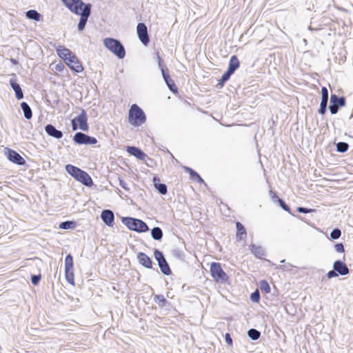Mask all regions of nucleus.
<instances>
[{"label":"nucleus","instance_id":"1","mask_svg":"<svg viewBox=\"0 0 353 353\" xmlns=\"http://www.w3.org/2000/svg\"><path fill=\"white\" fill-rule=\"evenodd\" d=\"M64 6L72 13L80 15L78 29L82 31L86 25L88 17L91 14L92 6L85 4L81 0H61Z\"/></svg>","mask_w":353,"mask_h":353},{"label":"nucleus","instance_id":"2","mask_svg":"<svg viewBox=\"0 0 353 353\" xmlns=\"http://www.w3.org/2000/svg\"><path fill=\"white\" fill-rule=\"evenodd\" d=\"M210 272L213 280L217 283H226L230 279L229 276L223 270L220 263H211L210 266Z\"/></svg>","mask_w":353,"mask_h":353},{"label":"nucleus","instance_id":"3","mask_svg":"<svg viewBox=\"0 0 353 353\" xmlns=\"http://www.w3.org/2000/svg\"><path fill=\"white\" fill-rule=\"evenodd\" d=\"M128 119L132 125L140 126L145 122L146 117L143 111L137 104H133L129 110Z\"/></svg>","mask_w":353,"mask_h":353},{"label":"nucleus","instance_id":"4","mask_svg":"<svg viewBox=\"0 0 353 353\" xmlns=\"http://www.w3.org/2000/svg\"><path fill=\"white\" fill-rule=\"evenodd\" d=\"M105 46L119 59L124 58L125 51L121 42L115 39L106 38L104 39Z\"/></svg>","mask_w":353,"mask_h":353},{"label":"nucleus","instance_id":"5","mask_svg":"<svg viewBox=\"0 0 353 353\" xmlns=\"http://www.w3.org/2000/svg\"><path fill=\"white\" fill-rule=\"evenodd\" d=\"M74 272L73 257L69 254L65 258V276L66 281L72 286L75 285Z\"/></svg>","mask_w":353,"mask_h":353},{"label":"nucleus","instance_id":"6","mask_svg":"<svg viewBox=\"0 0 353 353\" xmlns=\"http://www.w3.org/2000/svg\"><path fill=\"white\" fill-rule=\"evenodd\" d=\"M72 125L73 130L77 128L83 131L88 130V117L85 110H82L81 114L72 120Z\"/></svg>","mask_w":353,"mask_h":353},{"label":"nucleus","instance_id":"7","mask_svg":"<svg viewBox=\"0 0 353 353\" xmlns=\"http://www.w3.org/2000/svg\"><path fill=\"white\" fill-rule=\"evenodd\" d=\"M125 223L131 230L139 232H144L148 230L147 224L140 219L127 218Z\"/></svg>","mask_w":353,"mask_h":353},{"label":"nucleus","instance_id":"8","mask_svg":"<svg viewBox=\"0 0 353 353\" xmlns=\"http://www.w3.org/2000/svg\"><path fill=\"white\" fill-rule=\"evenodd\" d=\"M65 63L70 68V70L77 73L83 71L84 68L83 65L74 54L68 58V59L65 61Z\"/></svg>","mask_w":353,"mask_h":353},{"label":"nucleus","instance_id":"9","mask_svg":"<svg viewBox=\"0 0 353 353\" xmlns=\"http://www.w3.org/2000/svg\"><path fill=\"white\" fill-rule=\"evenodd\" d=\"M331 105L329 108L332 114H336L339 106H344L345 100L343 97L339 98L336 94H332L330 97Z\"/></svg>","mask_w":353,"mask_h":353},{"label":"nucleus","instance_id":"10","mask_svg":"<svg viewBox=\"0 0 353 353\" xmlns=\"http://www.w3.org/2000/svg\"><path fill=\"white\" fill-rule=\"evenodd\" d=\"M74 141L78 144H96L97 143L96 138L90 137L82 132H77L74 136Z\"/></svg>","mask_w":353,"mask_h":353},{"label":"nucleus","instance_id":"11","mask_svg":"<svg viewBox=\"0 0 353 353\" xmlns=\"http://www.w3.org/2000/svg\"><path fill=\"white\" fill-rule=\"evenodd\" d=\"M137 30L140 41L144 45H147L149 42V37L146 26L143 23H139L137 25Z\"/></svg>","mask_w":353,"mask_h":353},{"label":"nucleus","instance_id":"12","mask_svg":"<svg viewBox=\"0 0 353 353\" xmlns=\"http://www.w3.org/2000/svg\"><path fill=\"white\" fill-rule=\"evenodd\" d=\"M7 157L10 161L17 165H23L26 163L25 159L13 150H8Z\"/></svg>","mask_w":353,"mask_h":353},{"label":"nucleus","instance_id":"13","mask_svg":"<svg viewBox=\"0 0 353 353\" xmlns=\"http://www.w3.org/2000/svg\"><path fill=\"white\" fill-rule=\"evenodd\" d=\"M56 51L57 55L63 60V61H66L68 58H70L74 53L68 48H65L63 46H59L56 48Z\"/></svg>","mask_w":353,"mask_h":353},{"label":"nucleus","instance_id":"14","mask_svg":"<svg viewBox=\"0 0 353 353\" xmlns=\"http://www.w3.org/2000/svg\"><path fill=\"white\" fill-rule=\"evenodd\" d=\"M75 179L87 186H91L93 184L92 179L90 175L82 170L79 172V174Z\"/></svg>","mask_w":353,"mask_h":353},{"label":"nucleus","instance_id":"15","mask_svg":"<svg viewBox=\"0 0 353 353\" xmlns=\"http://www.w3.org/2000/svg\"><path fill=\"white\" fill-rule=\"evenodd\" d=\"M127 152L132 156H134L139 160H145L147 155L139 148L134 146H128L126 148Z\"/></svg>","mask_w":353,"mask_h":353},{"label":"nucleus","instance_id":"16","mask_svg":"<svg viewBox=\"0 0 353 353\" xmlns=\"http://www.w3.org/2000/svg\"><path fill=\"white\" fill-rule=\"evenodd\" d=\"M183 170L185 172L189 174L190 178L192 181H196L200 184L205 183L204 180L201 177V176L192 168L183 166Z\"/></svg>","mask_w":353,"mask_h":353},{"label":"nucleus","instance_id":"17","mask_svg":"<svg viewBox=\"0 0 353 353\" xmlns=\"http://www.w3.org/2000/svg\"><path fill=\"white\" fill-rule=\"evenodd\" d=\"M334 270L341 275H346L349 273V269L347 265L341 261H336L334 263Z\"/></svg>","mask_w":353,"mask_h":353},{"label":"nucleus","instance_id":"18","mask_svg":"<svg viewBox=\"0 0 353 353\" xmlns=\"http://www.w3.org/2000/svg\"><path fill=\"white\" fill-rule=\"evenodd\" d=\"M139 263L147 268H152V262L151 259L145 253L139 252L137 255Z\"/></svg>","mask_w":353,"mask_h":353},{"label":"nucleus","instance_id":"19","mask_svg":"<svg viewBox=\"0 0 353 353\" xmlns=\"http://www.w3.org/2000/svg\"><path fill=\"white\" fill-rule=\"evenodd\" d=\"M101 217L103 221L109 226L114 222V214L111 210H105L101 212Z\"/></svg>","mask_w":353,"mask_h":353},{"label":"nucleus","instance_id":"20","mask_svg":"<svg viewBox=\"0 0 353 353\" xmlns=\"http://www.w3.org/2000/svg\"><path fill=\"white\" fill-rule=\"evenodd\" d=\"M46 132L49 136L53 137L56 139H61L63 137V133L57 130L52 125L48 124L45 128Z\"/></svg>","mask_w":353,"mask_h":353},{"label":"nucleus","instance_id":"21","mask_svg":"<svg viewBox=\"0 0 353 353\" xmlns=\"http://www.w3.org/2000/svg\"><path fill=\"white\" fill-rule=\"evenodd\" d=\"M240 66V62L238 57L236 55H233L230 57L229 61V68L227 70L232 74L238 69Z\"/></svg>","mask_w":353,"mask_h":353},{"label":"nucleus","instance_id":"22","mask_svg":"<svg viewBox=\"0 0 353 353\" xmlns=\"http://www.w3.org/2000/svg\"><path fill=\"white\" fill-rule=\"evenodd\" d=\"M10 85L15 92L17 99L19 100L23 99V94L20 85L18 83H17L14 80H10Z\"/></svg>","mask_w":353,"mask_h":353},{"label":"nucleus","instance_id":"23","mask_svg":"<svg viewBox=\"0 0 353 353\" xmlns=\"http://www.w3.org/2000/svg\"><path fill=\"white\" fill-rule=\"evenodd\" d=\"M153 182L155 188L158 189L159 192L162 194H165L167 193V186L165 184L159 183V179L157 176L153 178Z\"/></svg>","mask_w":353,"mask_h":353},{"label":"nucleus","instance_id":"24","mask_svg":"<svg viewBox=\"0 0 353 353\" xmlns=\"http://www.w3.org/2000/svg\"><path fill=\"white\" fill-rule=\"evenodd\" d=\"M236 236L239 239H243L246 236V230L244 228V226L240 223L236 222Z\"/></svg>","mask_w":353,"mask_h":353},{"label":"nucleus","instance_id":"25","mask_svg":"<svg viewBox=\"0 0 353 353\" xmlns=\"http://www.w3.org/2000/svg\"><path fill=\"white\" fill-rule=\"evenodd\" d=\"M66 171L72 176L74 179L79 174V172L81 171V169L71 164H68L65 166Z\"/></svg>","mask_w":353,"mask_h":353},{"label":"nucleus","instance_id":"26","mask_svg":"<svg viewBox=\"0 0 353 353\" xmlns=\"http://www.w3.org/2000/svg\"><path fill=\"white\" fill-rule=\"evenodd\" d=\"M21 107L23 111L24 116L27 119H30L32 117V113L31 108L28 105V104L26 102H22L21 103Z\"/></svg>","mask_w":353,"mask_h":353},{"label":"nucleus","instance_id":"27","mask_svg":"<svg viewBox=\"0 0 353 353\" xmlns=\"http://www.w3.org/2000/svg\"><path fill=\"white\" fill-rule=\"evenodd\" d=\"M158 263L161 272L164 274L169 275L171 273V270L165 259L161 260Z\"/></svg>","mask_w":353,"mask_h":353},{"label":"nucleus","instance_id":"28","mask_svg":"<svg viewBox=\"0 0 353 353\" xmlns=\"http://www.w3.org/2000/svg\"><path fill=\"white\" fill-rule=\"evenodd\" d=\"M152 236L155 240H161L163 236V232L160 228L155 227L152 230Z\"/></svg>","mask_w":353,"mask_h":353},{"label":"nucleus","instance_id":"29","mask_svg":"<svg viewBox=\"0 0 353 353\" xmlns=\"http://www.w3.org/2000/svg\"><path fill=\"white\" fill-rule=\"evenodd\" d=\"M154 301L159 307H164L167 303V300L163 295L157 294L154 297Z\"/></svg>","mask_w":353,"mask_h":353},{"label":"nucleus","instance_id":"30","mask_svg":"<svg viewBox=\"0 0 353 353\" xmlns=\"http://www.w3.org/2000/svg\"><path fill=\"white\" fill-rule=\"evenodd\" d=\"M26 17L28 19H34L35 21H39L41 19V15L39 12H37L34 10H30L26 12Z\"/></svg>","mask_w":353,"mask_h":353},{"label":"nucleus","instance_id":"31","mask_svg":"<svg viewBox=\"0 0 353 353\" xmlns=\"http://www.w3.org/2000/svg\"><path fill=\"white\" fill-rule=\"evenodd\" d=\"M248 336L253 340H257L260 337V335H261L260 332H259L258 330H256L255 329H250L248 331Z\"/></svg>","mask_w":353,"mask_h":353},{"label":"nucleus","instance_id":"32","mask_svg":"<svg viewBox=\"0 0 353 353\" xmlns=\"http://www.w3.org/2000/svg\"><path fill=\"white\" fill-rule=\"evenodd\" d=\"M349 145L345 142H339L336 145L337 150L340 152H345L348 150Z\"/></svg>","mask_w":353,"mask_h":353},{"label":"nucleus","instance_id":"33","mask_svg":"<svg viewBox=\"0 0 353 353\" xmlns=\"http://www.w3.org/2000/svg\"><path fill=\"white\" fill-rule=\"evenodd\" d=\"M260 289L262 292L269 293L270 292V287L266 281H261L260 282Z\"/></svg>","mask_w":353,"mask_h":353},{"label":"nucleus","instance_id":"34","mask_svg":"<svg viewBox=\"0 0 353 353\" xmlns=\"http://www.w3.org/2000/svg\"><path fill=\"white\" fill-rule=\"evenodd\" d=\"M327 99H321L320 108L319 110V112L321 114H324L326 111V107H327Z\"/></svg>","mask_w":353,"mask_h":353},{"label":"nucleus","instance_id":"35","mask_svg":"<svg viewBox=\"0 0 353 353\" xmlns=\"http://www.w3.org/2000/svg\"><path fill=\"white\" fill-rule=\"evenodd\" d=\"M250 299L252 301L256 303H258L259 301L260 294L257 290L254 292L252 293Z\"/></svg>","mask_w":353,"mask_h":353},{"label":"nucleus","instance_id":"36","mask_svg":"<svg viewBox=\"0 0 353 353\" xmlns=\"http://www.w3.org/2000/svg\"><path fill=\"white\" fill-rule=\"evenodd\" d=\"M341 234V230L339 229H334L330 234L332 239H337L340 237Z\"/></svg>","mask_w":353,"mask_h":353},{"label":"nucleus","instance_id":"37","mask_svg":"<svg viewBox=\"0 0 353 353\" xmlns=\"http://www.w3.org/2000/svg\"><path fill=\"white\" fill-rule=\"evenodd\" d=\"M154 257L157 259V261H158V263L159 261H161V260L165 259L163 253L157 250H156L154 251Z\"/></svg>","mask_w":353,"mask_h":353},{"label":"nucleus","instance_id":"38","mask_svg":"<svg viewBox=\"0 0 353 353\" xmlns=\"http://www.w3.org/2000/svg\"><path fill=\"white\" fill-rule=\"evenodd\" d=\"M41 279V276L39 275H33L32 276L31 281L33 285H37Z\"/></svg>","mask_w":353,"mask_h":353},{"label":"nucleus","instance_id":"39","mask_svg":"<svg viewBox=\"0 0 353 353\" xmlns=\"http://www.w3.org/2000/svg\"><path fill=\"white\" fill-rule=\"evenodd\" d=\"M321 94H322V99H327L328 100V91L325 87H323L321 88Z\"/></svg>","mask_w":353,"mask_h":353},{"label":"nucleus","instance_id":"40","mask_svg":"<svg viewBox=\"0 0 353 353\" xmlns=\"http://www.w3.org/2000/svg\"><path fill=\"white\" fill-rule=\"evenodd\" d=\"M278 202L279 203L280 205L284 210L288 212L290 211V208L285 203V202L281 199L278 198Z\"/></svg>","mask_w":353,"mask_h":353},{"label":"nucleus","instance_id":"41","mask_svg":"<svg viewBox=\"0 0 353 353\" xmlns=\"http://www.w3.org/2000/svg\"><path fill=\"white\" fill-rule=\"evenodd\" d=\"M297 211L299 212H302V213L306 214V213H310V212H314V209H307V208L299 207V208H298Z\"/></svg>","mask_w":353,"mask_h":353},{"label":"nucleus","instance_id":"42","mask_svg":"<svg viewBox=\"0 0 353 353\" xmlns=\"http://www.w3.org/2000/svg\"><path fill=\"white\" fill-rule=\"evenodd\" d=\"M337 252H343L345 251L343 245L342 243H337L334 246Z\"/></svg>","mask_w":353,"mask_h":353},{"label":"nucleus","instance_id":"43","mask_svg":"<svg viewBox=\"0 0 353 353\" xmlns=\"http://www.w3.org/2000/svg\"><path fill=\"white\" fill-rule=\"evenodd\" d=\"M72 224V222H71V221H65V222L62 223L60 225V228H63V229H68L70 228V225Z\"/></svg>","mask_w":353,"mask_h":353},{"label":"nucleus","instance_id":"44","mask_svg":"<svg viewBox=\"0 0 353 353\" xmlns=\"http://www.w3.org/2000/svg\"><path fill=\"white\" fill-rule=\"evenodd\" d=\"M232 74V72H230L228 70H227L221 77V78L223 79V80H225V81H227L230 76Z\"/></svg>","mask_w":353,"mask_h":353},{"label":"nucleus","instance_id":"45","mask_svg":"<svg viewBox=\"0 0 353 353\" xmlns=\"http://www.w3.org/2000/svg\"><path fill=\"white\" fill-rule=\"evenodd\" d=\"M225 341L229 345H232V339L230 336V334L229 333H226L225 336Z\"/></svg>","mask_w":353,"mask_h":353},{"label":"nucleus","instance_id":"46","mask_svg":"<svg viewBox=\"0 0 353 353\" xmlns=\"http://www.w3.org/2000/svg\"><path fill=\"white\" fill-rule=\"evenodd\" d=\"M336 276H338V274L336 273V272L334 270H330L327 274V276L329 279H331V278Z\"/></svg>","mask_w":353,"mask_h":353},{"label":"nucleus","instance_id":"47","mask_svg":"<svg viewBox=\"0 0 353 353\" xmlns=\"http://www.w3.org/2000/svg\"><path fill=\"white\" fill-rule=\"evenodd\" d=\"M56 70L57 71H62L63 69H64V65L63 63H58L56 67H55Z\"/></svg>","mask_w":353,"mask_h":353},{"label":"nucleus","instance_id":"48","mask_svg":"<svg viewBox=\"0 0 353 353\" xmlns=\"http://www.w3.org/2000/svg\"><path fill=\"white\" fill-rule=\"evenodd\" d=\"M225 80H223L222 78H221L219 81V83H218V85H220L221 87H223L224 83H225Z\"/></svg>","mask_w":353,"mask_h":353}]
</instances>
